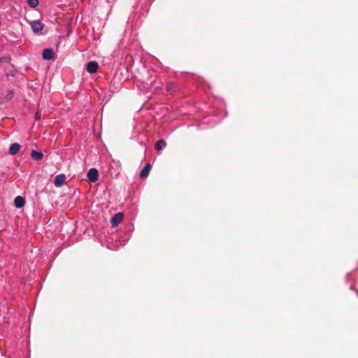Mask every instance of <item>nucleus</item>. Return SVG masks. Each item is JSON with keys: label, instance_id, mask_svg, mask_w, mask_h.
Segmentation results:
<instances>
[{"label": "nucleus", "instance_id": "obj_4", "mask_svg": "<svg viewBox=\"0 0 358 358\" xmlns=\"http://www.w3.org/2000/svg\"><path fill=\"white\" fill-rule=\"evenodd\" d=\"M98 64L96 62L92 61L87 64V71L90 73H94L98 70Z\"/></svg>", "mask_w": 358, "mask_h": 358}, {"label": "nucleus", "instance_id": "obj_16", "mask_svg": "<svg viewBox=\"0 0 358 358\" xmlns=\"http://www.w3.org/2000/svg\"><path fill=\"white\" fill-rule=\"evenodd\" d=\"M35 119L36 120H41V113L40 111H37L35 114Z\"/></svg>", "mask_w": 358, "mask_h": 358}, {"label": "nucleus", "instance_id": "obj_9", "mask_svg": "<svg viewBox=\"0 0 358 358\" xmlns=\"http://www.w3.org/2000/svg\"><path fill=\"white\" fill-rule=\"evenodd\" d=\"M150 168L151 165L149 163L146 164L145 166L140 172V177L142 178H146L149 174Z\"/></svg>", "mask_w": 358, "mask_h": 358}, {"label": "nucleus", "instance_id": "obj_13", "mask_svg": "<svg viewBox=\"0 0 358 358\" xmlns=\"http://www.w3.org/2000/svg\"><path fill=\"white\" fill-rule=\"evenodd\" d=\"M143 82L146 85V90H148L150 87H154V80H152V76H151L147 80H143Z\"/></svg>", "mask_w": 358, "mask_h": 358}, {"label": "nucleus", "instance_id": "obj_14", "mask_svg": "<svg viewBox=\"0 0 358 358\" xmlns=\"http://www.w3.org/2000/svg\"><path fill=\"white\" fill-rule=\"evenodd\" d=\"M28 5L31 8H36L38 5V0H27Z\"/></svg>", "mask_w": 358, "mask_h": 358}, {"label": "nucleus", "instance_id": "obj_11", "mask_svg": "<svg viewBox=\"0 0 358 358\" xmlns=\"http://www.w3.org/2000/svg\"><path fill=\"white\" fill-rule=\"evenodd\" d=\"M166 141L163 139H160V140H158L155 143V148L157 150V151L159 152V151H161L162 150H163L166 147Z\"/></svg>", "mask_w": 358, "mask_h": 358}, {"label": "nucleus", "instance_id": "obj_12", "mask_svg": "<svg viewBox=\"0 0 358 358\" xmlns=\"http://www.w3.org/2000/svg\"><path fill=\"white\" fill-rule=\"evenodd\" d=\"M166 90L170 93H173L178 91V87L173 83H169L166 85Z\"/></svg>", "mask_w": 358, "mask_h": 358}, {"label": "nucleus", "instance_id": "obj_6", "mask_svg": "<svg viewBox=\"0 0 358 358\" xmlns=\"http://www.w3.org/2000/svg\"><path fill=\"white\" fill-rule=\"evenodd\" d=\"M54 52L50 48H46L43 51V58L45 60H50L53 58Z\"/></svg>", "mask_w": 358, "mask_h": 358}, {"label": "nucleus", "instance_id": "obj_1", "mask_svg": "<svg viewBox=\"0 0 358 358\" xmlns=\"http://www.w3.org/2000/svg\"><path fill=\"white\" fill-rule=\"evenodd\" d=\"M30 25L34 34H39L44 28V24L40 20H33Z\"/></svg>", "mask_w": 358, "mask_h": 358}, {"label": "nucleus", "instance_id": "obj_7", "mask_svg": "<svg viewBox=\"0 0 358 358\" xmlns=\"http://www.w3.org/2000/svg\"><path fill=\"white\" fill-rule=\"evenodd\" d=\"M20 149V145L17 143H14L10 145L9 153L11 155H16Z\"/></svg>", "mask_w": 358, "mask_h": 358}, {"label": "nucleus", "instance_id": "obj_10", "mask_svg": "<svg viewBox=\"0 0 358 358\" xmlns=\"http://www.w3.org/2000/svg\"><path fill=\"white\" fill-rule=\"evenodd\" d=\"M43 154L41 151L32 150L31 152V158L35 161H40L43 158Z\"/></svg>", "mask_w": 358, "mask_h": 358}, {"label": "nucleus", "instance_id": "obj_2", "mask_svg": "<svg viewBox=\"0 0 358 358\" xmlns=\"http://www.w3.org/2000/svg\"><path fill=\"white\" fill-rule=\"evenodd\" d=\"M99 178V173L96 169L91 168L87 173V178L92 182L97 181Z\"/></svg>", "mask_w": 358, "mask_h": 358}, {"label": "nucleus", "instance_id": "obj_8", "mask_svg": "<svg viewBox=\"0 0 358 358\" xmlns=\"http://www.w3.org/2000/svg\"><path fill=\"white\" fill-rule=\"evenodd\" d=\"M14 203L17 208H21L24 206L25 201L23 197L17 196L15 198Z\"/></svg>", "mask_w": 358, "mask_h": 358}, {"label": "nucleus", "instance_id": "obj_3", "mask_svg": "<svg viewBox=\"0 0 358 358\" xmlns=\"http://www.w3.org/2000/svg\"><path fill=\"white\" fill-rule=\"evenodd\" d=\"M123 214L122 213H117L113 216L111 219V224L113 227H116L123 220Z\"/></svg>", "mask_w": 358, "mask_h": 358}, {"label": "nucleus", "instance_id": "obj_15", "mask_svg": "<svg viewBox=\"0 0 358 358\" xmlns=\"http://www.w3.org/2000/svg\"><path fill=\"white\" fill-rule=\"evenodd\" d=\"M10 61V58L7 57H0V62H8Z\"/></svg>", "mask_w": 358, "mask_h": 358}, {"label": "nucleus", "instance_id": "obj_5", "mask_svg": "<svg viewBox=\"0 0 358 358\" xmlns=\"http://www.w3.org/2000/svg\"><path fill=\"white\" fill-rule=\"evenodd\" d=\"M66 180V176L64 174H59L55 178L54 184L56 187H61Z\"/></svg>", "mask_w": 358, "mask_h": 358}]
</instances>
